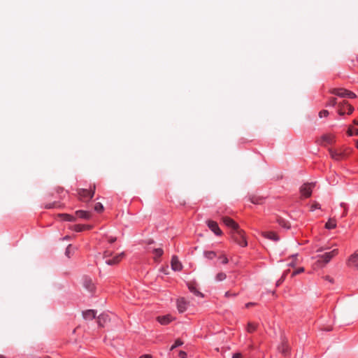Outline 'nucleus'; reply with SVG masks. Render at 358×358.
I'll return each instance as SVG.
<instances>
[{
	"mask_svg": "<svg viewBox=\"0 0 358 358\" xmlns=\"http://www.w3.org/2000/svg\"><path fill=\"white\" fill-rule=\"evenodd\" d=\"M112 254L113 252L110 250H106L103 252V258L105 259V262L106 264L110 266H114L119 264L125 256L124 252H121L111 257Z\"/></svg>",
	"mask_w": 358,
	"mask_h": 358,
	"instance_id": "1",
	"label": "nucleus"
},
{
	"mask_svg": "<svg viewBox=\"0 0 358 358\" xmlns=\"http://www.w3.org/2000/svg\"><path fill=\"white\" fill-rule=\"evenodd\" d=\"M96 189V185L94 184L90 186V189H78L77 190L78 198L83 202L90 201L94 196Z\"/></svg>",
	"mask_w": 358,
	"mask_h": 358,
	"instance_id": "2",
	"label": "nucleus"
},
{
	"mask_svg": "<svg viewBox=\"0 0 358 358\" xmlns=\"http://www.w3.org/2000/svg\"><path fill=\"white\" fill-rule=\"evenodd\" d=\"M231 236L233 241L240 246L246 247L248 245L245 232L240 227L235 231H231Z\"/></svg>",
	"mask_w": 358,
	"mask_h": 358,
	"instance_id": "3",
	"label": "nucleus"
},
{
	"mask_svg": "<svg viewBox=\"0 0 358 358\" xmlns=\"http://www.w3.org/2000/svg\"><path fill=\"white\" fill-rule=\"evenodd\" d=\"M354 111V107L349 104L347 101H342L338 104V114L343 116L345 114L350 115Z\"/></svg>",
	"mask_w": 358,
	"mask_h": 358,
	"instance_id": "4",
	"label": "nucleus"
},
{
	"mask_svg": "<svg viewBox=\"0 0 358 358\" xmlns=\"http://www.w3.org/2000/svg\"><path fill=\"white\" fill-rule=\"evenodd\" d=\"M338 254V249H334L330 252H325L320 256H318V262H323L324 264L329 263L331 259L336 257Z\"/></svg>",
	"mask_w": 358,
	"mask_h": 358,
	"instance_id": "5",
	"label": "nucleus"
},
{
	"mask_svg": "<svg viewBox=\"0 0 358 358\" xmlns=\"http://www.w3.org/2000/svg\"><path fill=\"white\" fill-rule=\"evenodd\" d=\"M334 135L331 134H326L321 136L320 138L317 140V143L320 145L327 146L334 143Z\"/></svg>",
	"mask_w": 358,
	"mask_h": 358,
	"instance_id": "6",
	"label": "nucleus"
},
{
	"mask_svg": "<svg viewBox=\"0 0 358 358\" xmlns=\"http://www.w3.org/2000/svg\"><path fill=\"white\" fill-rule=\"evenodd\" d=\"M315 187L314 182L305 183L300 188L301 196L305 198H308L311 196L313 189Z\"/></svg>",
	"mask_w": 358,
	"mask_h": 358,
	"instance_id": "7",
	"label": "nucleus"
},
{
	"mask_svg": "<svg viewBox=\"0 0 358 358\" xmlns=\"http://www.w3.org/2000/svg\"><path fill=\"white\" fill-rule=\"evenodd\" d=\"M206 224L209 229L215 234V235L220 236L222 235V231L220 229L218 224L217 222L212 220H208L206 221Z\"/></svg>",
	"mask_w": 358,
	"mask_h": 358,
	"instance_id": "8",
	"label": "nucleus"
},
{
	"mask_svg": "<svg viewBox=\"0 0 358 358\" xmlns=\"http://www.w3.org/2000/svg\"><path fill=\"white\" fill-rule=\"evenodd\" d=\"M221 220L224 224V225L231 229V231H235L238 228H239V225L237 222H236L233 219L228 216H223L221 218Z\"/></svg>",
	"mask_w": 358,
	"mask_h": 358,
	"instance_id": "9",
	"label": "nucleus"
},
{
	"mask_svg": "<svg viewBox=\"0 0 358 358\" xmlns=\"http://www.w3.org/2000/svg\"><path fill=\"white\" fill-rule=\"evenodd\" d=\"M171 268L175 271H180L183 268L182 263L176 255H173L171 258Z\"/></svg>",
	"mask_w": 358,
	"mask_h": 358,
	"instance_id": "10",
	"label": "nucleus"
},
{
	"mask_svg": "<svg viewBox=\"0 0 358 358\" xmlns=\"http://www.w3.org/2000/svg\"><path fill=\"white\" fill-rule=\"evenodd\" d=\"M177 309L180 313H182L186 311L188 302L184 298H180L176 301Z\"/></svg>",
	"mask_w": 358,
	"mask_h": 358,
	"instance_id": "11",
	"label": "nucleus"
},
{
	"mask_svg": "<svg viewBox=\"0 0 358 358\" xmlns=\"http://www.w3.org/2000/svg\"><path fill=\"white\" fill-rule=\"evenodd\" d=\"M175 317H173L171 315H166L163 316H159L157 317V320L162 325H166L173 321Z\"/></svg>",
	"mask_w": 358,
	"mask_h": 358,
	"instance_id": "12",
	"label": "nucleus"
},
{
	"mask_svg": "<svg viewBox=\"0 0 358 358\" xmlns=\"http://www.w3.org/2000/svg\"><path fill=\"white\" fill-rule=\"evenodd\" d=\"M348 265L358 269V252H355L349 257Z\"/></svg>",
	"mask_w": 358,
	"mask_h": 358,
	"instance_id": "13",
	"label": "nucleus"
},
{
	"mask_svg": "<svg viewBox=\"0 0 358 358\" xmlns=\"http://www.w3.org/2000/svg\"><path fill=\"white\" fill-rule=\"evenodd\" d=\"M84 287L90 292H94L95 290V285L90 278H85L83 280Z\"/></svg>",
	"mask_w": 358,
	"mask_h": 358,
	"instance_id": "14",
	"label": "nucleus"
},
{
	"mask_svg": "<svg viewBox=\"0 0 358 358\" xmlns=\"http://www.w3.org/2000/svg\"><path fill=\"white\" fill-rule=\"evenodd\" d=\"M331 94L336 95L339 97H346L348 90L343 88H334L330 90Z\"/></svg>",
	"mask_w": 358,
	"mask_h": 358,
	"instance_id": "15",
	"label": "nucleus"
},
{
	"mask_svg": "<svg viewBox=\"0 0 358 358\" xmlns=\"http://www.w3.org/2000/svg\"><path fill=\"white\" fill-rule=\"evenodd\" d=\"M78 217L83 220H90L92 217V213L87 210H79L76 211Z\"/></svg>",
	"mask_w": 358,
	"mask_h": 358,
	"instance_id": "16",
	"label": "nucleus"
},
{
	"mask_svg": "<svg viewBox=\"0 0 358 358\" xmlns=\"http://www.w3.org/2000/svg\"><path fill=\"white\" fill-rule=\"evenodd\" d=\"M329 154L332 159L335 160H341L344 157V154L342 152H340L336 150L329 149Z\"/></svg>",
	"mask_w": 358,
	"mask_h": 358,
	"instance_id": "17",
	"label": "nucleus"
},
{
	"mask_svg": "<svg viewBox=\"0 0 358 358\" xmlns=\"http://www.w3.org/2000/svg\"><path fill=\"white\" fill-rule=\"evenodd\" d=\"M92 227L90 225H86V224H75L73 226L71 227V229L76 231V232H80V231H85V230H89Z\"/></svg>",
	"mask_w": 358,
	"mask_h": 358,
	"instance_id": "18",
	"label": "nucleus"
},
{
	"mask_svg": "<svg viewBox=\"0 0 358 358\" xmlns=\"http://www.w3.org/2000/svg\"><path fill=\"white\" fill-rule=\"evenodd\" d=\"M264 237L274 241H278L279 240V237L278 234L274 231H266L263 233Z\"/></svg>",
	"mask_w": 358,
	"mask_h": 358,
	"instance_id": "19",
	"label": "nucleus"
},
{
	"mask_svg": "<svg viewBox=\"0 0 358 358\" xmlns=\"http://www.w3.org/2000/svg\"><path fill=\"white\" fill-rule=\"evenodd\" d=\"M96 313L94 310H87L83 313V317L85 320H93L96 317Z\"/></svg>",
	"mask_w": 358,
	"mask_h": 358,
	"instance_id": "20",
	"label": "nucleus"
},
{
	"mask_svg": "<svg viewBox=\"0 0 358 358\" xmlns=\"http://www.w3.org/2000/svg\"><path fill=\"white\" fill-rule=\"evenodd\" d=\"M109 320L110 319L107 314H101L97 319L99 325L101 327H103L104 324Z\"/></svg>",
	"mask_w": 358,
	"mask_h": 358,
	"instance_id": "21",
	"label": "nucleus"
},
{
	"mask_svg": "<svg viewBox=\"0 0 358 358\" xmlns=\"http://www.w3.org/2000/svg\"><path fill=\"white\" fill-rule=\"evenodd\" d=\"M289 345L285 341H282L278 347L279 351L284 355H287L289 352Z\"/></svg>",
	"mask_w": 358,
	"mask_h": 358,
	"instance_id": "22",
	"label": "nucleus"
},
{
	"mask_svg": "<svg viewBox=\"0 0 358 358\" xmlns=\"http://www.w3.org/2000/svg\"><path fill=\"white\" fill-rule=\"evenodd\" d=\"M188 289L194 295H196L197 296H200V297H203V294L201 292H199L197 289V288L196 287V286L194 285H193L192 283H189L188 284Z\"/></svg>",
	"mask_w": 358,
	"mask_h": 358,
	"instance_id": "23",
	"label": "nucleus"
},
{
	"mask_svg": "<svg viewBox=\"0 0 358 358\" xmlns=\"http://www.w3.org/2000/svg\"><path fill=\"white\" fill-rule=\"evenodd\" d=\"M337 222L335 219L330 218L325 224V228L327 229H334L336 227Z\"/></svg>",
	"mask_w": 358,
	"mask_h": 358,
	"instance_id": "24",
	"label": "nucleus"
},
{
	"mask_svg": "<svg viewBox=\"0 0 358 358\" xmlns=\"http://www.w3.org/2000/svg\"><path fill=\"white\" fill-rule=\"evenodd\" d=\"M59 216L61 217L64 221L74 222L76 220V217L70 214L62 213L59 214Z\"/></svg>",
	"mask_w": 358,
	"mask_h": 358,
	"instance_id": "25",
	"label": "nucleus"
},
{
	"mask_svg": "<svg viewBox=\"0 0 358 358\" xmlns=\"http://www.w3.org/2000/svg\"><path fill=\"white\" fill-rule=\"evenodd\" d=\"M203 255L208 259H213L217 257V254L214 251H204Z\"/></svg>",
	"mask_w": 358,
	"mask_h": 358,
	"instance_id": "26",
	"label": "nucleus"
},
{
	"mask_svg": "<svg viewBox=\"0 0 358 358\" xmlns=\"http://www.w3.org/2000/svg\"><path fill=\"white\" fill-rule=\"evenodd\" d=\"M153 254L155 255V259L156 260L157 258H159L164 253V251L162 248H155L152 251Z\"/></svg>",
	"mask_w": 358,
	"mask_h": 358,
	"instance_id": "27",
	"label": "nucleus"
},
{
	"mask_svg": "<svg viewBox=\"0 0 358 358\" xmlns=\"http://www.w3.org/2000/svg\"><path fill=\"white\" fill-rule=\"evenodd\" d=\"M61 205L58 202H53L47 203L44 206L45 208L50 209V208H60Z\"/></svg>",
	"mask_w": 358,
	"mask_h": 358,
	"instance_id": "28",
	"label": "nucleus"
},
{
	"mask_svg": "<svg viewBox=\"0 0 358 358\" xmlns=\"http://www.w3.org/2000/svg\"><path fill=\"white\" fill-rule=\"evenodd\" d=\"M227 278L226 273L223 272L218 273L215 276V280L218 282L223 281Z\"/></svg>",
	"mask_w": 358,
	"mask_h": 358,
	"instance_id": "29",
	"label": "nucleus"
},
{
	"mask_svg": "<svg viewBox=\"0 0 358 358\" xmlns=\"http://www.w3.org/2000/svg\"><path fill=\"white\" fill-rule=\"evenodd\" d=\"M257 329V325L254 323H252V322H249L248 324V326H247V331L249 332V333H252L254 332Z\"/></svg>",
	"mask_w": 358,
	"mask_h": 358,
	"instance_id": "30",
	"label": "nucleus"
},
{
	"mask_svg": "<svg viewBox=\"0 0 358 358\" xmlns=\"http://www.w3.org/2000/svg\"><path fill=\"white\" fill-rule=\"evenodd\" d=\"M104 210V207L102 205L101 203H96L94 206V210L98 212V213H101L103 212Z\"/></svg>",
	"mask_w": 358,
	"mask_h": 358,
	"instance_id": "31",
	"label": "nucleus"
},
{
	"mask_svg": "<svg viewBox=\"0 0 358 358\" xmlns=\"http://www.w3.org/2000/svg\"><path fill=\"white\" fill-rule=\"evenodd\" d=\"M182 344H183V342L180 339L176 340L173 345H172V346L171 347L170 350H173L179 346H181Z\"/></svg>",
	"mask_w": 358,
	"mask_h": 358,
	"instance_id": "32",
	"label": "nucleus"
},
{
	"mask_svg": "<svg viewBox=\"0 0 358 358\" xmlns=\"http://www.w3.org/2000/svg\"><path fill=\"white\" fill-rule=\"evenodd\" d=\"M73 248L72 246V245H69L66 249V252H65V254L68 257H71V253L73 252Z\"/></svg>",
	"mask_w": 358,
	"mask_h": 358,
	"instance_id": "33",
	"label": "nucleus"
},
{
	"mask_svg": "<svg viewBox=\"0 0 358 358\" xmlns=\"http://www.w3.org/2000/svg\"><path fill=\"white\" fill-rule=\"evenodd\" d=\"M218 259L220 260L221 264H227L229 262L228 258L225 255H220Z\"/></svg>",
	"mask_w": 358,
	"mask_h": 358,
	"instance_id": "34",
	"label": "nucleus"
},
{
	"mask_svg": "<svg viewBox=\"0 0 358 358\" xmlns=\"http://www.w3.org/2000/svg\"><path fill=\"white\" fill-rule=\"evenodd\" d=\"M337 104L336 98H331L327 103V106L334 107Z\"/></svg>",
	"mask_w": 358,
	"mask_h": 358,
	"instance_id": "35",
	"label": "nucleus"
},
{
	"mask_svg": "<svg viewBox=\"0 0 358 358\" xmlns=\"http://www.w3.org/2000/svg\"><path fill=\"white\" fill-rule=\"evenodd\" d=\"M262 199L260 198H257V197H255V196H252L250 198V201L252 203H255V204H260L262 203Z\"/></svg>",
	"mask_w": 358,
	"mask_h": 358,
	"instance_id": "36",
	"label": "nucleus"
},
{
	"mask_svg": "<svg viewBox=\"0 0 358 358\" xmlns=\"http://www.w3.org/2000/svg\"><path fill=\"white\" fill-rule=\"evenodd\" d=\"M348 133L349 136H353V135L357 136L358 135V129H352L351 128H349Z\"/></svg>",
	"mask_w": 358,
	"mask_h": 358,
	"instance_id": "37",
	"label": "nucleus"
},
{
	"mask_svg": "<svg viewBox=\"0 0 358 358\" xmlns=\"http://www.w3.org/2000/svg\"><path fill=\"white\" fill-rule=\"evenodd\" d=\"M329 111L327 110H322L319 113V117L320 118L326 117L329 115Z\"/></svg>",
	"mask_w": 358,
	"mask_h": 358,
	"instance_id": "38",
	"label": "nucleus"
},
{
	"mask_svg": "<svg viewBox=\"0 0 358 358\" xmlns=\"http://www.w3.org/2000/svg\"><path fill=\"white\" fill-rule=\"evenodd\" d=\"M320 203H317V202H315L313 203L311 206H310V210L311 211H314L316 209H320Z\"/></svg>",
	"mask_w": 358,
	"mask_h": 358,
	"instance_id": "39",
	"label": "nucleus"
},
{
	"mask_svg": "<svg viewBox=\"0 0 358 358\" xmlns=\"http://www.w3.org/2000/svg\"><path fill=\"white\" fill-rule=\"evenodd\" d=\"M303 271H304V268L303 267H300V268H297L296 270H295L292 273V275L294 276V275H298V274H299L301 273H303Z\"/></svg>",
	"mask_w": 358,
	"mask_h": 358,
	"instance_id": "40",
	"label": "nucleus"
},
{
	"mask_svg": "<svg viewBox=\"0 0 358 358\" xmlns=\"http://www.w3.org/2000/svg\"><path fill=\"white\" fill-rule=\"evenodd\" d=\"M236 296H237L236 293H231L229 291L226 292L225 294H224V296L226 298L235 297Z\"/></svg>",
	"mask_w": 358,
	"mask_h": 358,
	"instance_id": "41",
	"label": "nucleus"
},
{
	"mask_svg": "<svg viewBox=\"0 0 358 358\" xmlns=\"http://www.w3.org/2000/svg\"><path fill=\"white\" fill-rule=\"evenodd\" d=\"M346 97L350 98V99H355L357 97V95L354 92H352L350 90H348Z\"/></svg>",
	"mask_w": 358,
	"mask_h": 358,
	"instance_id": "42",
	"label": "nucleus"
},
{
	"mask_svg": "<svg viewBox=\"0 0 358 358\" xmlns=\"http://www.w3.org/2000/svg\"><path fill=\"white\" fill-rule=\"evenodd\" d=\"M116 241V237H113V236H109L107 238V241L110 243V244H112L114 242H115Z\"/></svg>",
	"mask_w": 358,
	"mask_h": 358,
	"instance_id": "43",
	"label": "nucleus"
},
{
	"mask_svg": "<svg viewBox=\"0 0 358 358\" xmlns=\"http://www.w3.org/2000/svg\"><path fill=\"white\" fill-rule=\"evenodd\" d=\"M179 357L180 358H187V353L185 352V351H180L179 352Z\"/></svg>",
	"mask_w": 358,
	"mask_h": 358,
	"instance_id": "44",
	"label": "nucleus"
},
{
	"mask_svg": "<svg viewBox=\"0 0 358 358\" xmlns=\"http://www.w3.org/2000/svg\"><path fill=\"white\" fill-rule=\"evenodd\" d=\"M56 192H57V193L58 194H64V191L63 188H62V187H57V188L56 189Z\"/></svg>",
	"mask_w": 358,
	"mask_h": 358,
	"instance_id": "45",
	"label": "nucleus"
},
{
	"mask_svg": "<svg viewBox=\"0 0 358 358\" xmlns=\"http://www.w3.org/2000/svg\"><path fill=\"white\" fill-rule=\"evenodd\" d=\"M232 358H243V356L241 353H234L232 355Z\"/></svg>",
	"mask_w": 358,
	"mask_h": 358,
	"instance_id": "46",
	"label": "nucleus"
},
{
	"mask_svg": "<svg viewBox=\"0 0 358 358\" xmlns=\"http://www.w3.org/2000/svg\"><path fill=\"white\" fill-rule=\"evenodd\" d=\"M139 358H152V357L151 355H141Z\"/></svg>",
	"mask_w": 358,
	"mask_h": 358,
	"instance_id": "47",
	"label": "nucleus"
},
{
	"mask_svg": "<svg viewBox=\"0 0 358 358\" xmlns=\"http://www.w3.org/2000/svg\"><path fill=\"white\" fill-rule=\"evenodd\" d=\"M253 305H254L253 303H248L245 304V306H246V308H249L250 306H253Z\"/></svg>",
	"mask_w": 358,
	"mask_h": 358,
	"instance_id": "48",
	"label": "nucleus"
},
{
	"mask_svg": "<svg viewBox=\"0 0 358 358\" xmlns=\"http://www.w3.org/2000/svg\"><path fill=\"white\" fill-rule=\"evenodd\" d=\"M353 123H354L355 124H357V125H358V120H353Z\"/></svg>",
	"mask_w": 358,
	"mask_h": 358,
	"instance_id": "49",
	"label": "nucleus"
},
{
	"mask_svg": "<svg viewBox=\"0 0 358 358\" xmlns=\"http://www.w3.org/2000/svg\"><path fill=\"white\" fill-rule=\"evenodd\" d=\"M0 358H6V357L3 355H0Z\"/></svg>",
	"mask_w": 358,
	"mask_h": 358,
	"instance_id": "50",
	"label": "nucleus"
},
{
	"mask_svg": "<svg viewBox=\"0 0 358 358\" xmlns=\"http://www.w3.org/2000/svg\"><path fill=\"white\" fill-rule=\"evenodd\" d=\"M341 206L345 207V204L344 203H341Z\"/></svg>",
	"mask_w": 358,
	"mask_h": 358,
	"instance_id": "51",
	"label": "nucleus"
},
{
	"mask_svg": "<svg viewBox=\"0 0 358 358\" xmlns=\"http://www.w3.org/2000/svg\"><path fill=\"white\" fill-rule=\"evenodd\" d=\"M282 280H284V278H285V276H284V275H282Z\"/></svg>",
	"mask_w": 358,
	"mask_h": 358,
	"instance_id": "52",
	"label": "nucleus"
},
{
	"mask_svg": "<svg viewBox=\"0 0 358 358\" xmlns=\"http://www.w3.org/2000/svg\"><path fill=\"white\" fill-rule=\"evenodd\" d=\"M357 148H358V144H357Z\"/></svg>",
	"mask_w": 358,
	"mask_h": 358,
	"instance_id": "53",
	"label": "nucleus"
}]
</instances>
